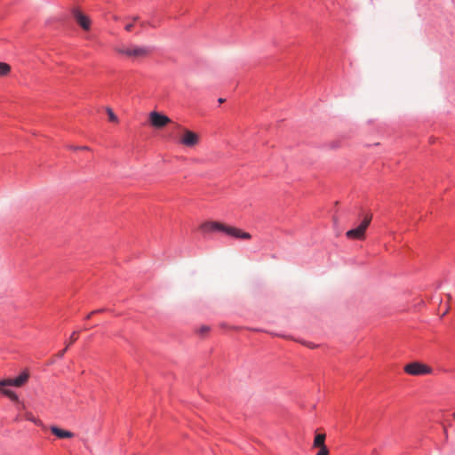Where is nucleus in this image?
<instances>
[{"label":"nucleus","instance_id":"obj_9","mask_svg":"<svg viewBox=\"0 0 455 455\" xmlns=\"http://www.w3.org/2000/svg\"><path fill=\"white\" fill-rule=\"evenodd\" d=\"M325 434L315 435L313 443V448L318 449V452L316 453V455H329V449L325 445Z\"/></svg>","mask_w":455,"mask_h":455},{"label":"nucleus","instance_id":"obj_18","mask_svg":"<svg viewBox=\"0 0 455 455\" xmlns=\"http://www.w3.org/2000/svg\"><path fill=\"white\" fill-rule=\"evenodd\" d=\"M78 339V331H74L71 336H70V339H69V342L68 344L67 345L68 347L70 345V344H73L74 342H76Z\"/></svg>","mask_w":455,"mask_h":455},{"label":"nucleus","instance_id":"obj_19","mask_svg":"<svg viewBox=\"0 0 455 455\" xmlns=\"http://www.w3.org/2000/svg\"><path fill=\"white\" fill-rule=\"evenodd\" d=\"M209 331H210V327H209V326H207V325H204V326H202V327L199 329V332H200L201 334H205V333H207Z\"/></svg>","mask_w":455,"mask_h":455},{"label":"nucleus","instance_id":"obj_22","mask_svg":"<svg viewBox=\"0 0 455 455\" xmlns=\"http://www.w3.org/2000/svg\"><path fill=\"white\" fill-rule=\"evenodd\" d=\"M132 27H133V25H132V24H127V25L125 26V30H126V31H131V30H132Z\"/></svg>","mask_w":455,"mask_h":455},{"label":"nucleus","instance_id":"obj_3","mask_svg":"<svg viewBox=\"0 0 455 455\" xmlns=\"http://www.w3.org/2000/svg\"><path fill=\"white\" fill-rule=\"evenodd\" d=\"M181 130V135L179 139V142L184 147L195 148L200 142V135L193 131L187 128L178 126Z\"/></svg>","mask_w":455,"mask_h":455},{"label":"nucleus","instance_id":"obj_26","mask_svg":"<svg viewBox=\"0 0 455 455\" xmlns=\"http://www.w3.org/2000/svg\"><path fill=\"white\" fill-rule=\"evenodd\" d=\"M224 100H225L224 99H221V98H220V99H219V102H220V103L224 102Z\"/></svg>","mask_w":455,"mask_h":455},{"label":"nucleus","instance_id":"obj_13","mask_svg":"<svg viewBox=\"0 0 455 455\" xmlns=\"http://www.w3.org/2000/svg\"><path fill=\"white\" fill-rule=\"evenodd\" d=\"M4 387H0V392L9 397L12 401L20 403L18 395L12 390L4 388Z\"/></svg>","mask_w":455,"mask_h":455},{"label":"nucleus","instance_id":"obj_23","mask_svg":"<svg viewBox=\"0 0 455 455\" xmlns=\"http://www.w3.org/2000/svg\"><path fill=\"white\" fill-rule=\"evenodd\" d=\"M18 403L20 404V407H19L20 410H25V404L23 403L20 402Z\"/></svg>","mask_w":455,"mask_h":455},{"label":"nucleus","instance_id":"obj_10","mask_svg":"<svg viewBox=\"0 0 455 455\" xmlns=\"http://www.w3.org/2000/svg\"><path fill=\"white\" fill-rule=\"evenodd\" d=\"M50 430L54 435L60 439H68L74 437L73 432L60 428L57 426H52Z\"/></svg>","mask_w":455,"mask_h":455},{"label":"nucleus","instance_id":"obj_4","mask_svg":"<svg viewBox=\"0 0 455 455\" xmlns=\"http://www.w3.org/2000/svg\"><path fill=\"white\" fill-rule=\"evenodd\" d=\"M372 219L371 214H366L362 223L355 228L350 229L346 232V236L348 239L363 240L365 238V232Z\"/></svg>","mask_w":455,"mask_h":455},{"label":"nucleus","instance_id":"obj_5","mask_svg":"<svg viewBox=\"0 0 455 455\" xmlns=\"http://www.w3.org/2000/svg\"><path fill=\"white\" fill-rule=\"evenodd\" d=\"M404 371L412 376L431 374L433 370L427 364L419 362H412L404 366Z\"/></svg>","mask_w":455,"mask_h":455},{"label":"nucleus","instance_id":"obj_8","mask_svg":"<svg viewBox=\"0 0 455 455\" xmlns=\"http://www.w3.org/2000/svg\"><path fill=\"white\" fill-rule=\"evenodd\" d=\"M72 15L77 24L84 30H89L91 28V20L90 18L83 13L79 9L74 8L72 10Z\"/></svg>","mask_w":455,"mask_h":455},{"label":"nucleus","instance_id":"obj_24","mask_svg":"<svg viewBox=\"0 0 455 455\" xmlns=\"http://www.w3.org/2000/svg\"><path fill=\"white\" fill-rule=\"evenodd\" d=\"M94 314H96V311H92V312H91V313L86 316V318H87V319H90V318H91Z\"/></svg>","mask_w":455,"mask_h":455},{"label":"nucleus","instance_id":"obj_25","mask_svg":"<svg viewBox=\"0 0 455 455\" xmlns=\"http://www.w3.org/2000/svg\"><path fill=\"white\" fill-rule=\"evenodd\" d=\"M95 311H96V313H100V312H104V311H105V309L101 308V309L95 310Z\"/></svg>","mask_w":455,"mask_h":455},{"label":"nucleus","instance_id":"obj_14","mask_svg":"<svg viewBox=\"0 0 455 455\" xmlns=\"http://www.w3.org/2000/svg\"><path fill=\"white\" fill-rule=\"evenodd\" d=\"M4 387H0V392L9 397L12 401L20 403L18 395L12 390L4 388Z\"/></svg>","mask_w":455,"mask_h":455},{"label":"nucleus","instance_id":"obj_6","mask_svg":"<svg viewBox=\"0 0 455 455\" xmlns=\"http://www.w3.org/2000/svg\"><path fill=\"white\" fill-rule=\"evenodd\" d=\"M148 120L150 125L156 129H162L172 123V120L167 116L157 111L150 112Z\"/></svg>","mask_w":455,"mask_h":455},{"label":"nucleus","instance_id":"obj_16","mask_svg":"<svg viewBox=\"0 0 455 455\" xmlns=\"http://www.w3.org/2000/svg\"><path fill=\"white\" fill-rule=\"evenodd\" d=\"M106 111L110 122L118 123V117L110 108H107Z\"/></svg>","mask_w":455,"mask_h":455},{"label":"nucleus","instance_id":"obj_27","mask_svg":"<svg viewBox=\"0 0 455 455\" xmlns=\"http://www.w3.org/2000/svg\"><path fill=\"white\" fill-rule=\"evenodd\" d=\"M139 20V17H137V16H136V17H133V20H134V21H136V20Z\"/></svg>","mask_w":455,"mask_h":455},{"label":"nucleus","instance_id":"obj_17","mask_svg":"<svg viewBox=\"0 0 455 455\" xmlns=\"http://www.w3.org/2000/svg\"><path fill=\"white\" fill-rule=\"evenodd\" d=\"M25 419L31 421V422H34L35 424H39L40 421L38 419H36L34 415L29 412V411H26L25 412V415H24Z\"/></svg>","mask_w":455,"mask_h":455},{"label":"nucleus","instance_id":"obj_12","mask_svg":"<svg viewBox=\"0 0 455 455\" xmlns=\"http://www.w3.org/2000/svg\"><path fill=\"white\" fill-rule=\"evenodd\" d=\"M4 387H0V392L9 397L12 401L20 403L18 395L12 390L4 388Z\"/></svg>","mask_w":455,"mask_h":455},{"label":"nucleus","instance_id":"obj_11","mask_svg":"<svg viewBox=\"0 0 455 455\" xmlns=\"http://www.w3.org/2000/svg\"><path fill=\"white\" fill-rule=\"evenodd\" d=\"M4 387H0V392L9 397L12 401L20 403L18 395L12 390L4 388Z\"/></svg>","mask_w":455,"mask_h":455},{"label":"nucleus","instance_id":"obj_21","mask_svg":"<svg viewBox=\"0 0 455 455\" xmlns=\"http://www.w3.org/2000/svg\"><path fill=\"white\" fill-rule=\"evenodd\" d=\"M72 148V149H74V150H77V149H78V150H90V148H89L88 147H86V146H84V147H80V148H78V147H74V148Z\"/></svg>","mask_w":455,"mask_h":455},{"label":"nucleus","instance_id":"obj_15","mask_svg":"<svg viewBox=\"0 0 455 455\" xmlns=\"http://www.w3.org/2000/svg\"><path fill=\"white\" fill-rule=\"evenodd\" d=\"M11 71V66L5 62H0V76H7Z\"/></svg>","mask_w":455,"mask_h":455},{"label":"nucleus","instance_id":"obj_2","mask_svg":"<svg viewBox=\"0 0 455 455\" xmlns=\"http://www.w3.org/2000/svg\"><path fill=\"white\" fill-rule=\"evenodd\" d=\"M115 51L118 54L124 55L133 60L143 59L150 54L149 47L132 44L117 45L115 47Z\"/></svg>","mask_w":455,"mask_h":455},{"label":"nucleus","instance_id":"obj_1","mask_svg":"<svg viewBox=\"0 0 455 455\" xmlns=\"http://www.w3.org/2000/svg\"><path fill=\"white\" fill-rule=\"evenodd\" d=\"M201 229L204 231H221L231 237L242 240H250L251 238V234L248 232L217 221L205 222L201 226Z\"/></svg>","mask_w":455,"mask_h":455},{"label":"nucleus","instance_id":"obj_7","mask_svg":"<svg viewBox=\"0 0 455 455\" xmlns=\"http://www.w3.org/2000/svg\"><path fill=\"white\" fill-rule=\"evenodd\" d=\"M29 378V374L27 371H23L20 376L15 379H5L0 380V387L13 386L16 387H22Z\"/></svg>","mask_w":455,"mask_h":455},{"label":"nucleus","instance_id":"obj_20","mask_svg":"<svg viewBox=\"0 0 455 455\" xmlns=\"http://www.w3.org/2000/svg\"><path fill=\"white\" fill-rule=\"evenodd\" d=\"M68 346H66V347H65L63 350L60 351V352L57 354V356H58V357H60V358H61V357L64 355V354L66 353V351L68 350Z\"/></svg>","mask_w":455,"mask_h":455}]
</instances>
